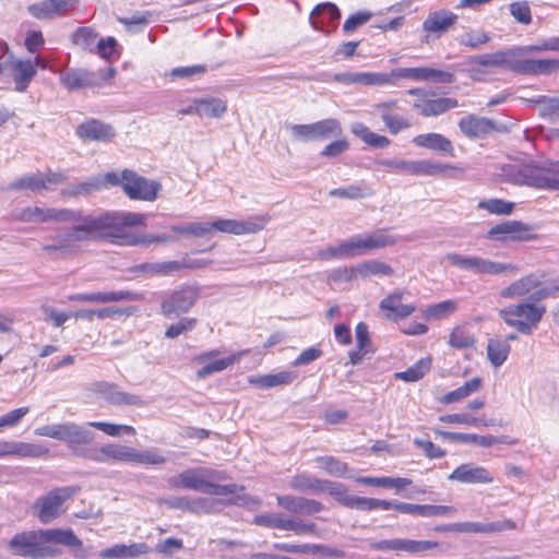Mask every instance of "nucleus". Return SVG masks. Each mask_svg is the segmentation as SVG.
Here are the masks:
<instances>
[{"mask_svg": "<svg viewBox=\"0 0 559 559\" xmlns=\"http://www.w3.org/2000/svg\"><path fill=\"white\" fill-rule=\"evenodd\" d=\"M145 224V214L122 211L105 212L100 213L98 218L87 219L82 229L90 236H106V239L127 246L168 243L176 240L175 237L167 234L139 237L124 231V227L144 226Z\"/></svg>", "mask_w": 559, "mask_h": 559, "instance_id": "obj_1", "label": "nucleus"}, {"mask_svg": "<svg viewBox=\"0 0 559 559\" xmlns=\"http://www.w3.org/2000/svg\"><path fill=\"white\" fill-rule=\"evenodd\" d=\"M228 476L225 471L210 467H194L185 469L183 472L169 477L167 479V484L171 489L182 488L215 496L235 495V498L229 500L228 503L237 506L248 507L260 504V499L257 497L238 495L239 491L243 490L242 486H238L236 484H218V481L226 480Z\"/></svg>", "mask_w": 559, "mask_h": 559, "instance_id": "obj_2", "label": "nucleus"}, {"mask_svg": "<svg viewBox=\"0 0 559 559\" xmlns=\"http://www.w3.org/2000/svg\"><path fill=\"white\" fill-rule=\"evenodd\" d=\"M81 457L99 464L162 465L166 462L165 456L156 449L140 451L130 445L111 442L90 447L81 452Z\"/></svg>", "mask_w": 559, "mask_h": 559, "instance_id": "obj_3", "label": "nucleus"}, {"mask_svg": "<svg viewBox=\"0 0 559 559\" xmlns=\"http://www.w3.org/2000/svg\"><path fill=\"white\" fill-rule=\"evenodd\" d=\"M548 50L559 51V37L540 39L534 45L472 57L468 60L469 72L474 79H479L484 73L481 68H503L514 72L515 53H532Z\"/></svg>", "mask_w": 559, "mask_h": 559, "instance_id": "obj_4", "label": "nucleus"}, {"mask_svg": "<svg viewBox=\"0 0 559 559\" xmlns=\"http://www.w3.org/2000/svg\"><path fill=\"white\" fill-rule=\"evenodd\" d=\"M57 528L32 530L16 533L7 545L8 550L17 557L28 559H47L59 557L62 551L52 547L49 543H55Z\"/></svg>", "mask_w": 559, "mask_h": 559, "instance_id": "obj_5", "label": "nucleus"}, {"mask_svg": "<svg viewBox=\"0 0 559 559\" xmlns=\"http://www.w3.org/2000/svg\"><path fill=\"white\" fill-rule=\"evenodd\" d=\"M503 176L510 183L537 189L559 190V160L539 165H507Z\"/></svg>", "mask_w": 559, "mask_h": 559, "instance_id": "obj_6", "label": "nucleus"}, {"mask_svg": "<svg viewBox=\"0 0 559 559\" xmlns=\"http://www.w3.org/2000/svg\"><path fill=\"white\" fill-rule=\"evenodd\" d=\"M559 292V277L546 281L543 272L525 275L500 290L506 299L527 297L530 301H540L555 296Z\"/></svg>", "mask_w": 559, "mask_h": 559, "instance_id": "obj_7", "label": "nucleus"}, {"mask_svg": "<svg viewBox=\"0 0 559 559\" xmlns=\"http://www.w3.org/2000/svg\"><path fill=\"white\" fill-rule=\"evenodd\" d=\"M34 432L40 437L66 442L72 453L78 456H81V452L85 451L86 448H83V445L91 444L96 436L86 426L75 423L45 425L37 427Z\"/></svg>", "mask_w": 559, "mask_h": 559, "instance_id": "obj_8", "label": "nucleus"}, {"mask_svg": "<svg viewBox=\"0 0 559 559\" xmlns=\"http://www.w3.org/2000/svg\"><path fill=\"white\" fill-rule=\"evenodd\" d=\"M537 301H522L499 310V317L504 323L522 334H531L542 321L546 308Z\"/></svg>", "mask_w": 559, "mask_h": 559, "instance_id": "obj_9", "label": "nucleus"}, {"mask_svg": "<svg viewBox=\"0 0 559 559\" xmlns=\"http://www.w3.org/2000/svg\"><path fill=\"white\" fill-rule=\"evenodd\" d=\"M80 491L78 486L57 487L37 498L32 506L33 514L43 524H48L66 512L64 502Z\"/></svg>", "mask_w": 559, "mask_h": 559, "instance_id": "obj_10", "label": "nucleus"}, {"mask_svg": "<svg viewBox=\"0 0 559 559\" xmlns=\"http://www.w3.org/2000/svg\"><path fill=\"white\" fill-rule=\"evenodd\" d=\"M13 218L21 223H73L84 218L81 211L72 209L26 206L16 210Z\"/></svg>", "mask_w": 559, "mask_h": 559, "instance_id": "obj_11", "label": "nucleus"}, {"mask_svg": "<svg viewBox=\"0 0 559 559\" xmlns=\"http://www.w3.org/2000/svg\"><path fill=\"white\" fill-rule=\"evenodd\" d=\"M97 215H86L79 222H73L71 231L67 235L56 236L53 243H47L43 246V250L50 255H68L74 251L72 241H88L106 239V236H90L87 231L82 229V226L86 225L87 219L98 218Z\"/></svg>", "mask_w": 559, "mask_h": 559, "instance_id": "obj_12", "label": "nucleus"}, {"mask_svg": "<svg viewBox=\"0 0 559 559\" xmlns=\"http://www.w3.org/2000/svg\"><path fill=\"white\" fill-rule=\"evenodd\" d=\"M66 180L67 176L61 171H37L15 179L8 186V190L43 193L53 190L55 187L62 185Z\"/></svg>", "mask_w": 559, "mask_h": 559, "instance_id": "obj_13", "label": "nucleus"}, {"mask_svg": "<svg viewBox=\"0 0 559 559\" xmlns=\"http://www.w3.org/2000/svg\"><path fill=\"white\" fill-rule=\"evenodd\" d=\"M292 136L297 141H325L342 133V128L335 119H324L307 124L287 126Z\"/></svg>", "mask_w": 559, "mask_h": 559, "instance_id": "obj_14", "label": "nucleus"}, {"mask_svg": "<svg viewBox=\"0 0 559 559\" xmlns=\"http://www.w3.org/2000/svg\"><path fill=\"white\" fill-rule=\"evenodd\" d=\"M200 288L192 285H182L165 296L160 304V311L166 318H174L188 312L198 301Z\"/></svg>", "mask_w": 559, "mask_h": 559, "instance_id": "obj_15", "label": "nucleus"}, {"mask_svg": "<svg viewBox=\"0 0 559 559\" xmlns=\"http://www.w3.org/2000/svg\"><path fill=\"white\" fill-rule=\"evenodd\" d=\"M121 187L131 200L155 201L162 185L155 180H148L133 170L124 169L121 173Z\"/></svg>", "mask_w": 559, "mask_h": 559, "instance_id": "obj_16", "label": "nucleus"}, {"mask_svg": "<svg viewBox=\"0 0 559 559\" xmlns=\"http://www.w3.org/2000/svg\"><path fill=\"white\" fill-rule=\"evenodd\" d=\"M395 85L400 80H412L415 82L453 83V73L429 67L418 68H395L392 69Z\"/></svg>", "mask_w": 559, "mask_h": 559, "instance_id": "obj_17", "label": "nucleus"}, {"mask_svg": "<svg viewBox=\"0 0 559 559\" xmlns=\"http://www.w3.org/2000/svg\"><path fill=\"white\" fill-rule=\"evenodd\" d=\"M219 355V349H212L200 353L193 357V362L202 366L195 373L198 379H205L213 373L226 370L240 358L241 353L233 354L224 358H218Z\"/></svg>", "mask_w": 559, "mask_h": 559, "instance_id": "obj_18", "label": "nucleus"}, {"mask_svg": "<svg viewBox=\"0 0 559 559\" xmlns=\"http://www.w3.org/2000/svg\"><path fill=\"white\" fill-rule=\"evenodd\" d=\"M267 222L269 216L266 215L253 216L246 221L218 218L212 222V228L221 233L239 236L247 234H255L262 230Z\"/></svg>", "mask_w": 559, "mask_h": 559, "instance_id": "obj_19", "label": "nucleus"}, {"mask_svg": "<svg viewBox=\"0 0 559 559\" xmlns=\"http://www.w3.org/2000/svg\"><path fill=\"white\" fill-rule=\"evenodd\" d=\"M531 227L520 221H507L492 226L486 237L500 242L525 241L532 238Z\"/></svg>", "mask_w": 559, "mask_h": 559, "instance_id": "obj_20", "label": "nucleus"}, {"mask_svg": "<svg viewBox=\"0 0 559 559\" xmlns=\"http://www.w3.org/2000/svg\"><path fill=\"white\" fill-rule=\"evenodd\" d=\"M397 242V237L389 234L386 230H377L352 237V254H365L372 250L393 246Z\"/></svg>", "mask_w": 559, "mask_h": 559, "instance_id": "obj_21", "label": "nucleus"}, {"mask_svg": "<svg viewBox=\"0 0 559 559\" xmlns=\"http://www.w3.org/2000/svg\"><path fill=\"white\" fill-rule=\"evenodd\" d=\"M144 295L131 290H111V292H94L80 293L68 296V300L75 302H119V301H141Z\"/></svg>", "mask_w": 559, "mask_h": 559, "instance_id": "obj_22", "label": "nucleus"}, {"mask_svg": "<svg viewBox=\"0 0 559 559\" xmlns=\"http://www.w3.org/2000/svg\"><path fill=\"white\" fill-rule=\"evenodd\" d=\"M76 0H43L27 7L31 15L38 20H52L73 9Z\"/></svg>", "mask_w": 559, "mask_h": 559, "instance_id": "obj_23", "label": "nucleus"}, {"mask_svg": "<svg viewBox=\"0 0 559 559\" xmlns=\"http://www.w3.org/2000/svg\"><path fill=\"white\" fill-rule=\"evenodd\" d=\"M448 479L462 484H491L493 476L483 466L475 465L474 463H464L457 466L448 476Z\"/></svg>", "mask_w": 559, "mask_h": 559, "instance_id": "obj_24", "label": "nucleus"}, {"mask_svg": "<svg viewBox=\"0 0 559 559\" xmlns=\"http://www.w3.org/2000/svg\"><path fill=\"white\" fill-rule=\"evenodd\" d=\"M92 391L114 405H141L142 400L134 394L122 391L118 385L105 381L92 384Z\"/></svg>", "mask_w": 559, "mask_h": 559, "instance_id": "obj_25", "label": "nucleus"}, {"mask_svg": "<svg viewBox=\"0 0 559 559\" xmlns=\"http://www.w3.org/2000/svg\"><path fill=\"white\" fill-rule=\"evenodd\" d=\"M525 53H515L514 72L539 75L559 71L558 59H522Z\"/></svg>", "mask_w": 559, "mask_h": 559, "instance_id": "obj_26", "label": "nucleus"}, {"mask_svg": "<svg viewBox=\"0 0 559 559\" xmlns=\"http://www.w3.org/2000/svg\"><path fill=\"white\" fill-rule=\"evenodd\" d=\"M277 506L298 515H312L323 510V506L313 499L292 495L276 496Z\"/></svg>", "mask_w": 559, "mask_h": 559, "instance_id": "obj_27", "label": "nucleus"}, {"mask_svg": "<svg viewBox=\"0 0 559 559\" xmlns=\"http://www.w3.org/2000/svg\"><path fill=\"white\" fill-rule=\"evenodd\" d=\"M457 19V15L449 10L432 11L423 22V29L439 37L452 28L456 24Z\"/></svg>", "mask_w": 559, "mask_h": 559, "instance_id": "obj_28", "label": "nucleus"}, {"mask_svg": "<svg viewBox=\"0 0 559 559\" xmlns=\"http://www.w3.org/2000/svg\"><path fill=\"white\" fill-rule=\"evenodd\" d=\"M356 348L352 352V365H357L370 359L376 353L371 341L369 328L365 322H359L355 329Z\"/></svg>", "mask_w": 559, "mask_h": 559, "instance_id": "obj_29", "label": "nucleus"}, {"mask_svg": "<svg viewBox=\"0 0 559 559\" xmlns=\"http://www.w3.org/2000/svg\"><path fill=\"white\" fill-rule=\"evenodd\" d=\"M151 552V547L146 543H132L130 545L116 544L109 548L99 551L103 559H135Z\"/></svg>", "mask_w": 559, "mask_h": 559, "instance_id": "obj_30", "label": "nucleus"}, {"mask_svg": "<svg viewBox=\"0 0 559 559\" xmlns=\"http://www.w3.org/2000/svg\"><path fill=\"white\" fill-rule=\"evenodd\" d=\"M68 90H81L99 86V75L86 69H72L60 78Z\"/></svg>", "mask_w": 559, "mask_h": 559, "instance_id": "obj_31", "label": "nucleus"}, {"mask_svg": "<svg viewBox=\"0 0 559 559\" xmlns=\"http://www.w3.org/2000/svg\"><path fill=\"white\" fill-rule=\"evenodd\" d=\"M48 453V449L35 443L0 441L1 456L40 457Z\"/></svg>", "mask_w": 559, "mask_h": 559, "instance_id": "obj_32", "label": "nucleus"}, {"mask_svg": "<svg viewBox=\"0 0 559 559\" xmlns=\"http://www.w3.org/2000/svg\"><path fill=\"white\" fill-rule=\"evenodd\" d=\"M76 134L84 140L109 141L116 135V132L110 124L90 119L76 128Z\"/></svg>", "mask_w": 559, "mask_h": 559, "instance_id": "obj_33", "label": "nucleus"}, {"mask_svg": "<svg viewBox=\"0 0 559 559\" xmlns=\"http://www.w3.org/2000/svg\"><path fill=\"white\" fill-rule=\"evenodd\" d=\"M459 128L467 138H480L492 132L496 124L489 118L467 115L459 121Z\"/></svg>", "mask_w": 559, "mask_h": 559, "instance_id": "obj_34", "label": "nucleus"}, {"mask_svg": "<svg viewBox=\"0 0 559 559\" xmlns=\"http://www.w3.org/2000/svg\"><path fill=\"white\" fill-rule=\"evenodd\" d=\"M393 272V269L389 264L380 260H366L355 266H352V281L368 280L373 276H391Z\"/></svg>", "mask_w": 559, "mask_h": 559, "instance_id": "obj_35", "label": "nucleus"}, {"mask_svg": "<svg viewBox=\"0 0 559 559\" xmlns=\"http://www.w3.org/2000/svg\"><path fill=\"white\" fill-rule=\"evenodd\" d=\"M403 292H394L389 295L380 302V309L386 311V317L392 320H401L413 312H415L416 307L414 305H404L402 302Z\"/></svg>", "mask_w": 559, "mask_h": 559, "instance_id": "obj_36", "label": "nucleus"}, {"mask_svg": "<svg viewBox=\"0 0 559 559\" xmlns=\"http://www.w3.org/2000/svg\"><path fill=\"white\" fill-rule=\"evenodd\" d=\"M55 543L72 548L75 559H88L93 555L92 547H85L71 528H57Z\"/></svg>", "mask_w": 559, "mask_h": 559, "instance_id": "obj_37", "label": "nucleus"}, {"mask_svg": "<svg viewBox=\"0 0 559 559\" xmlns=\"http://www.w3.org/2000/svg\"><path fill=\"white\" fill-rule=\"evenodd\" d=\"M413 143L418 147L441 152L450 156L454 155V147L452 142L440 133L431 132L418 134L413 139Z\"/></svg>", "mask_w": 559, "mask_h": 559, "instance_id": "obj_38", "label": "nucleus"}, {"mask_svg": "<svg viewBox=\"0 0 559 559\" xmlns=\"http://www.w3.org/2000/svg\"><path fill=\"white\" fill-rule=\"evenodd\" d=\"M130 272L146 276H167L180 272L179 261L141 263L129 269Z\"/></svg>", "mask_w": 559, "mask_h": 559, "instance_id": "obj_39", "label": "nucleus"}, {"mask_svg": "<svg viewBox=\"0 0 559 559\" xmlns=\"http://www.w3.org/2000/svg\"><path fill=\"white\" fill-rule=\"evenodd\" d=\"M12 70L14 72L15 91L20 93L25 92L37 73L35 64L32 60L19 59L12 62Z\"/></svg>", "mask_w": 559, "mask_h": 559, "instance_id": "obj_40", "label": "nucleus"}, {"mask_svg": "<svg viewBox=\"0 0 559 559\" xmlns=\"http://www.w3.org/2000/svg\"><path fill=\"white\" fill-rule=\"evenodd\" d=\"M433 432L445 440H451L454 442L466 443V444L473 443V444H478V445L485 447V448L491 447L492 444H495L498 441L496 437L490 436V435L489 436H478L475 433L449 432V431H443V430H440L437 428L433 429Z\"/></svg>", "mask_w": 559, "mask_h": 559, "instance_id": "obj_41", "label": "nucleus"}, {"mask_svg": "<svg viewBox=\"0 0 559 559\" xmlns=\"http://www.w3.org/2000/svg\"><path fill=\"white\" fill-rule=\"evenodd\" d=\"M360 84L366 86H391L395 85L392 70L390 72H355L352 73V84Z\"/></svg>", "mask_w": 559, "mask_h": 559, "instance_id": "obj_42", "label": "nucleus"}, {"mask_svg": "<svg viewBox=\"0 0 559 559\" xmlns=\"http://www.w3.org/2000/svg\"><path fill=\"white\" fill-rule=\"evenodd\" d=\"M336 5L332 3L318 4L310 14V23L316 29H323L324 24H331L340 19Z\"/></svg>", "mask_w": 559, "mask_h": 559, "instance_id": "obj_43", "label": "nucleus"}, {"mask_svg": "<svg viewBox=\"0 0 559 559\" xmlns=\"http://www.w3.org/2000/svg\"><path fill=\"white\" fill-rule=\"evenodd\" d=\"M417 111L424 117H433L447 112L450 109L456 108L459 103L455 98L439 97L429 98L428 103L423 105L417 104Z\"/></svg>", "mask_w": 559, "mask_h": 559, "instance_id": "obj_44", "label": "nucleus"}, {"mask_svg": "<svg viewBox=\"0 0 559 559\" xmlns=\"http://www.w3.org/2000/svg\"><path fill=\"white\" fill-rule=\"evenodd\" d=\"M289 487L296 491L317 495L325 491V480L307 474H298L292 477Z\"/></svg>", "mask_w": 559, "mask_h": 559, "instance_id": "obj_45", "label": "nucleus"}, {"mask_svg": "<svg viewBox=\"0 0 559 559\" xmlns=\"http://www.w3.org/2000/svg\"><path fill=\"white\" fill-rule=\"evenodd\" d=\"M200 118H221L227 111V104L222 98L204 97L197 98Z\"/></svg>", "mask_w": 559, "mask_h": 559, "instance_id": "obj_46", "label": "nucleus"}, {"mask_svg": "<svg viewBox=\"0 0 559 559\" xmlns=\"http://www.w3.org/2000/svg\"><path fill=\"white\" fill-rule=\"evenodd\" d=\"M296 379V374L290 371H282L274 374L252 376L249 378V383L262 388L270 389L277 385L290 384Z\"/></svg>", "mask_w": 559, "mask_h": 559, "instance_id": "obj_47", "label": "nucleus"}, {"mask_svg": "<svg viewBox=\"0 0 559 559\" xmlns=\"http://www.w3.org/2000/svg\"><path fill=\"white\" fill-rule=\"evenodd\" d=\"M439 547V543L435 540H415L408 538H396V552H406L409 555H418Z\"/></svg>", "mask_w": 559, "mask_h": 559, "instance_id": "obj_48", "label": "nucleus"}, {"mask_svg": "<svg viewBox=\"0 0 559 559\" xmlns=\"http://www.w3.org/2000/svg\"><path fill=\"white\" fill-rule=\"evenodd\" d=\"M481 386V379L476 377L468 381H466L462 386L457 388L456 390H453L447 394H444L440 402L443 404H452L460 402L474 392H477Z\"/></svg>", "mask_w": 559, "mask_h": 559, "instance_id": "obj_49", "label": "nucleus"}, {"mask_svg": "<svg viewBox=\"0 0 559 559\" xmlns=\"http://www.w3.org/2000/svg\"><path fill=\"white\" fill-rule=\"evenodd\" d=\"M457 309V304L454 300H444L421 310V317L425 320H441L453 314Z\"/></svg>", "mask_w": 559, "mask_h": 559, "instance_id": "obj_50", "label": "nucleus"}, {"mask_svg": "<svg viewBox=\"0 0 559 559\" xmlns=\"http://www.w3.org/2000/svg\"><path fill=\"white\" fill-rule=\"evenodd\" d=\"M274 548L281 551L294 552V554H316L318 551H322V554L328 556H340L337 549L328 548L319 545H292L285 543H276L274 544Z\"/></svg>", "mask_w": 559, "mask_h": 559, "instance_id": "obj_51", "label": "nucleus"}, {"mask_svg": "<svg viewBox=\"0 0 559 559\" xmlns=\"http://www.w3.org/2000/svg\"><path fill=\"white\" fill-rule=\"evenodd\" d=\"M358 483L378 487L395 488L401 490L412 484V479L404 477H359Z\"/></svg>", "mask_w": 559, "mask_h": 559, "instance_id": "obj_52", "label": "nucleus"}, {"mask_svg": "<svg viewBox=\"0 0 559 559\" xmlns=\"http://www.w3.org/2000/svg\"><path fill=\"white\" fill-rule=\"evenodd\" d=\"M510 345L499 340H489L487 356L493 367H500L508 358Z\"/></svg>", "mask_w": 559, "mask_h": 559, "instance_id": "obj_53", "label": "nucleus"}, {"mask_svg": "<svg viewBox=\"0 0 559 559\" xmlns=\"http://www.w3.org/2000/svg\"><path fill=\"white\" fill-rule=\"evenodd\" d=\"M74 45L82 49L92 51L98 41V34L88 26L79 27L71 36Z\"/></svg>", "mask_w": 559, "mask_h": 559, "instance_id": "obj_54", "label": "nucleus"}, {"mask_svg": "<svg viewBox=\"0 0 559 559\" xmlns=\"http://www.w3.org/2000/svg\"><path fill=\"white\" fill-rule=\"evenodd\" d=\"M352 132L369 146L384 148L390 145V140L386 136L377 134L362 124L355 126Z\"/></svg>", "mask_w": 559, "mask_h": 559, "instance_id": "obj_55", "label": "nucleus"}, {"mask_svg": "<svg viewBox=\"0 0 559 559\" xmlns=\"http://www.w3.org/2000/svg\"><path fill=\"white\" fill-rule=\"evenodd\" d=\"M444 259L453 266L462 270L472 271L476 274L480 273L481 260L480 257H465L457 253H448Z\"/></svg>", "mask_w": 559, "mask_h": 559, "instance_id": "obj_56", "label": "nucleus"}, {"mask_svg": "<svg viewBox=\"0 0 559 559\" xmlns=\"http://www.w3.org/2000/svg\"><path fill=\"white\" fill-rule=\"evenodd\" d=\"M430 367L431 360L429 358L420 359L407 370L396 372L395 377L405 382H416L429 371Z\"/></svg>", "mask_w": 559, "mask_h": 559, "instance_id": "obj_57", "label": "nucleus"}, {"mask_svg": "<svg viewBox=\"0 0 559 559\" xmlns=\"http://www.w3.org/2000/svg\"><path fill=\"white\" fill-rule=\"evenodd\" d=\"M519 267L512 263H501L497 261H492L489 259L481 260L480 273L479 274H488V275H515L519 272Z\"/></svg>", "mask_w": 559, "mask_h": 559, "instance_id": "obj_58", "label": "nucleus"}, {"mask_svg": "<svg viewBox=\"0 0 559 559\" xmlns=\"http://www.w3.org/2000/svg\"><path fill=\"white\" fill-rule=\"evenodd\" d=\"M439 420L445 424H457L473 427L488 426L485 416L476 417L467 413L442 415L440 416Z\"/></svg>", "mask_w": 559, "mask_h": 559, "instance_id": "obj_59", "label": "nucleus"}, {"mask_svg": "<svg viewBox=\"0 0 559 559\" xmlns=\"http://www.w3.org/2000/svg\"><path fill=\"white\" fill-rule=\"evenodd\" d=\"M540 107V116L550 120L559 118V97L538 96L528 100Z\"/></svg>", "mask_w": 559, "mask_h": 559, "instance_id": "obj_60", "label": "nucleus"}, {"mask_svg": "<svg viewBox=\"0 0 559 559\" xmlns=\"http://www.w3.org/2000/svg\"><path fill=\"white\" fill-rule=\"evenodd\" d=\"M449 344L457 349L469 348L475 345V337L465 326H455L449 336Z\"/></svg>", "mask_w": 559, "mask_h": 559, "instance_id": "obj_61", "label": "nucleus"}, {"mask_svg": "<svg viewBox=\"0 0 559 559\" xmlns=\"http://www.w3.org/2000/svg\"><path fill=\"white\" fill-rule=\"evenodd\" d=\"M490 40V36L481 29H469L457 37V43L472 49H476Z\"/></svg>", "mask_w": 559, "mask_h": 559, "instance_id": "obj_62", "label": "nucleus"}, {"mask_svg": "<svg viewBox=\"0 0 559 559\" xmlns=\"http://www.w3.org/2000/svg\"><path fill=\"white\" fill-rule=\"evenodd\" d=\"M477 209L486 210L490 214L509 215L513 212L514 203L501 199H489L480 201Z\"/></svg>", "mask_w": 559, "mask_h": 559, "instance_id": "obj_63", "label": "nucleus"}, {"mask_svg": "<svg viewBox=\"0 0 559 559\" xmlns=\"http://www.w3.org/2000/svg\"><path fill=\"white\" fill-rule=\"evenodd\" d=\"M318 468L333 476H342L347 471L346 463H342L333 456H319L316 459Z\"/></svg>", "mask_w": 559, "mask_h": 559, "instance_id": "obj_64", "label": "nucleus"}]
</instances>
